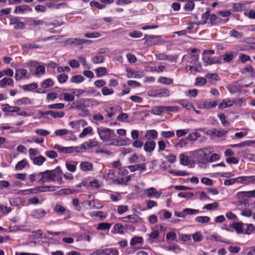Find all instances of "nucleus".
<instances>
[{
    "instance_id": "obj_1",
    "label": "nucleus",
    "mask_w": 255,
    "mask_h": 255,
    "mask_svg": "<svg viewBox=\"0 0 255 255\" xmlns=\"http://www.w3.org/2000/svg\"><path fill=\"white\" fill-rule=\"evenodd\" d=\"M97 133L100 138L104 142H108L109 145H117L119 144L118 137L114 130L100 127L97 128Z\"/></svg>"
},
{
    "instance_id": "obj_2",
    "label": "nucleus",
    "mask_w": 255,
    "mask_h": 255,
    "mask_svg": "<svg viewBox=\"0 0 255 255\" xmlns=\"http://www.w3.org/2000/svg\"><path fill=\"white\" fill-rule=\"evenodd\" d=\"M213 151L214 149L212 147H206L190 151V153L198 163L206 164L208 163L209 156Z\"/></svg>"
},
{
    "instance_id": "obj_3",
    "label": "nucleus",
    "mask_w": 255,
    "mask_h": 255,
    "mask_svg": "<svg viewBox=\"0 0 255 255\" xmlns=\"http://www.w3.org/2000/svg\"><path fill=\"white\" fill-rule=\"evenodd\" d=\"M128 171L127 169L124 168H119L118 169L119 176L117 180H116L117 184L124 185H128L131 178L130 175H128Z\"/></svg>"
},
{
    "instance_id": "obj_4",
    "label": "nucleus",
    "mask_w": 255,
    "mask_h": 255,
    "mask_svg": "<svg viewBox=\"0 0 255 255\" xmlns=\"http://www.w3.org/2000/svg\"><path fill=\"white\" fill-rule=\"evenodd\" d=\"M31 77L30 73L25 69L18 68L15 70V79L17 81L29 79Z\"/></svg>"
},
{
    "instance_id": "obj_5",
    "label": "nucleus",
    "mask_w": 255,
    "mask_h": 255,
    "mask_svg": "<svg viewBox=\"0 0 255 255\" xmlns=\"http://www.w3.org/2000/svg\"><path fill=\"white\" fill-rule=\"evenodd\" d=\"M28 65L35 68L34 75L37 77H40L45 73V68L44 66L39 64L36 61H31L28 62Z\"/></svg>"
},
{
    "instance_id": "obj_6",
    "label": "nucleus",
    "mask_w": 255,
    "mask_h": 255,
    "mask_svg": "<svg viewBox=\"0 0 255 255\" xmlns=\"http://www.w3.org/2000/svg\"><path fill=\"white\" fill-rule=\"evenodd\" d=\"M52 181H57L60 184L63 183V172L59 166H57L54 170H50Z\"/></svg>"
},
{
    "instance_id": "obj_7",
    "label": "nucleus",
    "mask_w": 255,
    "mask_h": 255,
    "mask_svg": "<svg viewBox=\"0 0 255 255\" xmlns=\"http://www.w3.org/2000/svg\"><path fill=\"white\" fill-rule=\"evenodd\" d=\"M203 61L209 65L216 64V63H223L222 58L220 57H211L206 53L202 54Z\"/></svg>"
},
{
    "instance_id": "obj_8",
    "label": "nucleus",
    "mask_w": 255,
    "mask_h": 255,
    "mask_svg": "<svg viewBox=\"0 0 255 255\" xmlns=\"http://www.w3.org/2000/svg\"><path fill=\"white\" fill-rule=\"evenodd\" d=\"M156 60L170 62H176L177 56L172 55H166L165 53H155L154 54Z\"/></svg>"
},
{
    "instance_id": "obj_9",
    "label": "nucleus",
    "mask_w": 255,
    "mask_h": 255,
    "mask_svg": "<svg viewBox=\"0 0 255 255\" xmlns=\"http://www.w3.org/2000/svg\"><path fill=\"white\" fill-rule=\"evenodd\" d=\"M227 131L221 128H212L207 130V134L213 137H221L225 136Z\"/></svg>"
},
{
    "instance_id": "obj_10",
    "label": "nucleus",
    "mask_w": 255,
    "mask_h": 255,
    "mask_svg": "<svg viewBox=\"0 0 255 255\" xmlns=\"http://www.w3.org/2000/svg\"><path fill=\"white\" fill-rule=\"evenodd\" d=\"M74 94H75V89H69L64 90L62 95L63 96L64 100L65 101L71 102L74 100Z\"/></svg>"
},
{
    "instance_id": "obj_11",
    "label": "nucleus",
    "mask_w": 255,
    "mask_h": 255,
    "mask_svg": "<svg viewBox=\"0 0 255 255\" xmlns=\"http://www.w3.org/2000/svg\"><path fill=\"white\" fill-rule=\"evenodd\" d=\"M72 106L76 110L83 111L87 108L86 99L82 98L74 102Z\"/></svg>"
},
{
    "instance_id": "obj_12",
    "label": "nucleus",
    "mask_w": 255,
    "mask_h": 255,
    "mask_svg": "<svg viewBox=\"0 0 255 255\" xmlns=\"http://www.w3.org/2000/svg\"><path fill=\"white\" fill-rule=\"evenodd\" d=\"M161 193L158 192L155 188L150 187L144 190V195L148 198L154 197L158 199L160 197Z\"/></svg>"
},
{
    "instance_id": "obj_13",
    "label": "nucleus",
    "mask_w": 255,
    "mask_h": 255,
    "mask_svg": "<svg viewBox=\"0 0 255 255\" xmlns=\"http://www.w3.org/2000/svg\"><path fill=\"white\" fill-rule=\"evenodd\" d=\"M32 8L27 4H22L16 6L14 12L15 14H23L26 11H32Z\"/></svg>"
},
{
    "instance_id": "obj_14",
    "label": "nucleus",
    "mask_w": 255,
    "mask_h": 255,
    "mask_svg": "<svg viewBox=\"0 0 255 255\" xmlns=\"http://www.w3.org/2000/svg\"><path fill=\"white\" fill-rule=\"evenodd\" d=\"M25 24L30 26H36L42 25L44 24V21L42 20L29 17L25 19Z\"/></svg>"
},
{
    "instance_id": "obj_15",
    "label": "nucleus",
    "mask_w": 255,
    "mask_h": 255,
    "mask_svg": "<svg viewBox=\"0 0 255 255\" xmlns=\"http://www.w3.org/2000/svg\"><path fill=\"white\" fill-rule=\"evenodd\" d=\"M47 213V211L42 209L39 208L33 210L31 215L34 218L40 219L43 218Z\"/></svg>"
},
{
    "instance_id": "obj_16",
    "label": "nucleus",
    "mask_w": 255,
    "mask_h": 255,
    "mask_svg": "<svg viewBox=\"0 0 255 255\" xmlns=\"http://www.w3.org/2000/svg\"><path fill=\"white\" fill-rule=\"evenodd\" d=\"M99 142L95 139H89L83 143L85 151L92 149L99 145Z\"/></svg>"
},
{
    "instance_id": "obj_17",
    "label": "nucleus",
    "mask_w": 255,
    "mask_h": 255,
    "mask_svg": "<svg viewBox=\"0 0 255 255\" xmlns=\"http://www.w3.org/2000/svg\"><path fill=\"white\" fill-rule=\"evenodd\" d=\"M157 36L144 35V45L151 46L155 45L157 42Z\"/></svg>"
},
{
    "instance_id": "obj_18",
    "label": "nucleus",
    "mask_w": 255,
    "mask_h": 255,
    "mask_svg": "<svg viewBox=\"0 0 255 255\" xmlns=\"http://www.w3.org/2000/svg\"><path fill=\"white\" fill-rule=\"evenodd\" d=\"M227 88L231 94H234L237 92H241L243 87L238 83H235L229 85L227 87Z\"/></svg>"
},
{
    "instance_id": "obj_19",
    "label": "nucleus",
    "mask_w": 255,
    "mask_h": 255,
    "mask_svg": "<svg viewBox=\"0 0 255 255\" xmlns=\"http://www.w3.org/2000/svg\"><path fill=\"white\" fill-rule=\"evenodd\" d=\"M156 143L155 141L152 140L146 141L144 143V150L149 153H151L155 149Z\"/></svg>"
},
{
    "instance_id": "obj_20",
    "label": "nucleus",
    "mask_w": 255,
    "mask_h": 255,
    "mask_svg": "<svg viewBox=\"0 0 255 255\" xmlns=\"http://www.w3.org/2000/svg\"><path fill=\"white\" fill-rule=\"evenodd\" d=\"M6 86H9L12 87H14L13 80L7 77L3 78L0 80V88H4Z\"/></svg>"
},
{
    "instance_id": "obj_21",
    "label": "nucleus",
    "mask_w": 255,
    "mask_h": 255,
    "mask_svg": "<svg viewBox=\"0 0 255 255\" xmlns=\"http://www.w3.org/2000/svg\"><path fill=\"white\" fill-rule=\"evenodd\" d=\"M38 181L41 183L52 181L50 170H47L42 172V178H40Z\"/></svg>"
},
{
    "instance_id": "obj_22",
    "label": "nucleus",
    "mask_w": 255,
    "mask_h": 255,
    "mask_svg": "<svg viewBox=\"0 0 255 255\" xmlns=\"http://www.w3.org/2000/svg\"><path fill=\"white\" fill-rule=\"evenodd\" d=\"M180 163L184 166H189L190 164L189 156L187 155V153H181L179 155Z\"/></svg>"
},
{
    "instance_id": "obj_23",
    "label": "nucleus",
    "mask_w": 255,
    "mask_h": 255,
    "mask_svg": "<svg viewBox=\"0 0 255 255\" xmlns=\"http://www.w3.org/2000/svg\"><path fill=\"white\" fill-rule=\"evenodd\" d=\"M217 105V102L214 101L211 102H204L202 105L198 106L199 109H210L216 107Z\"/></svg>"
},
{
    "instance_id": "obj_24",
    "label": "nucleus",
    "mask_w": 255,
    "mask_h": 255,
    "mask_svg": "<svg viewBox=\"0 0 255 255\" xmlns=\"http://www.w3.org/2000/svg\"><path fill=\"white\" fill-rule=\"evenodd\" d=\"M233 101L226 99L222 100V101L218 105V108L221 109H224L227 108H230L232 107L234 104Z\"/></svg>"
},
{
    "instance_id": "obj_25",
    "label": "nucleus",
    "mask_w": 255,
    "mask_h": 255,
    "mask_svg": "<svg viewBox=\"0 0 255 255\" xmlns=\"http://www.w3.org/2000/svg\"><path fill=\"white\" fill-rule=\"evenodd\" d=\"M80 167L83 171H91L93 168V164L89 162H82L80 165Z\"/></svg>"
},
{
    "instance_id": "obj_26",
    "label": "nucleus",
    "mask_w": 255,
    "mask_h": 255,
    "mask_svg": "<svg viewBox=\"0 0 255 255\" xmlns=\"http://www.w3.org/2000/svg\"><path fill=\"white\" fill-rule=\"evenodd\" d=\"M20 109L18 107L11 106L8 104L4 105V107L2 108V111L4 112L16 113L20 111Z\"/></svg>"
},
{
    "instance_id": "obj_27",
    "label": "nucleus",
    "mask_w": 255,
    "mask_h": 255,
    "mask_svg": "<svg viewBox=\"0 0 255 255\" xmlns=\"http://www.w3.org/2000/svg\"><path fill=\"white\" fill-rule=\"evenodd\" d=\"M36 83H32L29 84L24 85L22 86V89L25 91L34 92L38 88Z\"/></svg>"
},
{
    "instance_id": "obj_28",
    "label": "nucleus",
    "mask_w": 255,
    "mask_h": 255,
    "mask_svg": "<svg viewBox=\"0 0 255 255\" xmlns=\"http://www.w3.org/2000/svg\"><path fill=\"white\" fill-rule=\"evenodd\" d=\"M31 160L33 164L37 166H41L46 161V158L42 155H38L37 157L33 158Z\"/></svg>"
},
{
    "instance_id": "obj_29",
    "label": "nucleus",
    "mask_w": 255,
    "mask_h": 255,
    "mask_svg": "<svg viewBox=\"0 0 255 255\" xmlns=\"http://www.w3.org/2000/svg\"><path fill=\"white\" fill-rule=\"evenodd\" d=\"M250 176H241L238 177V183L248 185L251 184Z\"/></svg>"
},
{
    "instance_id": "obj_30",
    "label": "nucleus",
    "mask_w": 255,
    "mask_h": 255,
    "mask_svg": "<svg viewBox=\"0 0 255 255\" xmlns=\"http://www.w3.org/2000/svg\"><path fill=\"white\" fill-rule=\"evenodd\" d=\"M158 133L156 130L154 129H150L147 130L144 134V137L148 139H152L157 138Z\"/></svg>"
},
{
    "instance_id": "obj_31",
    "label": "nucleus",
    "mask_w": 255,
    "mask_h": 255,
    "mask_svg": "<svg viewBox=\"0 0 255 255\" xmlns=\"http://www.w3.org/2000/svg\"><path fill=\"white\" fill-rule=\"evenodd\" d=\"M15 104L18 106L28 105L32 104L31 100L27 97H23L16 100Z\"/></svg>"
},
{
    "instance_id": "obj_32",
    "label": "nucleus",
    "mask_w": 255,
    "mask_h": 255,
    "mask_svg": "<svg viewBox=\"0 0 255 255\" xmlns=\"http://www.w3.org/2000/svg\"><path fill=\"white\" fill-rule=\"evenodd\" d=\"M54 85V82L51 78L44 80L41 83V87L44 89L52 87Z\"/></svg>"
},
{
    "instance_id": "obj_33",
    "label": "nucleus",
    "mask_w": 255,
    "mask_h": 255,
    "mask_svg": "<svg viewBox=\"0 0 255 255\" xmlns=\"http://www.w3.org/2000/svg\"><path fill=\"white\" fill-rule=\"evenodd\" d=\"M243 225L244 224L241 222H236L233 224V228L236 230L238 234H243L244 229Z\"/></svg>"
},
{
    "instance_id": "obj_34",
    "label": "nucleus",
    "mask_w": 255,
    "mask_h": 255,
    "mask_svg": "<svg viewBox=\"0 0 255 255\" xmlns=\"http://www.w3.org/2000/svg\"><path fill=\"white\" fill-rule=\"evenodd\" d=\"M89 205L93 208L101 209L103 207V204L98 200H93L89 201Z\"/></svg>"
},
{
    "instance_id": "obj_35",
    "label": "nucleus",
    "mask_w": 255,
    "mask_h": 255,
    "mask_svg": "<svg viewBox=\"0 0 255 255\" xmlns=\"http://www.w3.org/2000/svg\"><path fill=\"white\" fill-rule=\"evenodd\" d=\"M58 187L54 186H44L39 187L38 188V192L55 191L57 190Z\"/></svg>"
},
{
    "instance_id": "obj_36",
    "label": "nucleus",
    "mask_w": 255,
    "mask_h": 255,
    "mask_svg": "<svg viewBox=\"0 0 255 255\" xmlns=\"http://www.w3.org/2000/svg\"><path fill=\"white\" fill-rule=\"evenodd\" d=\"M28 163L26 159H23L21 161H19L15 166V170H21L24 168L26 166L28 165Z\"/></svg>"
},
{
    "instance_id": "obj_37",
    "label": "nucleus",
    "mask_w": 255,
    "mask_h": 255,
    "mask_svg": "<svg viewBox=\"0 0 255 255\" xmlns=\"http://www.w3.org/2000/svg\"><path fill=\"white\" fill-rule=\"evenodd\" d=\"M142 241V237L135 236L131 239L130 241V245L131 247H135L136 245L141 244Z\"/></svg>"
},
{
    "instance_id": "obj_38",
    "label": "nucleus",
    "mask_w": 255,
    "mask_h": 255,
    "mask_svg": "<svg viewBox=\"0 0 255 255\" xmlns=\"http://www.w3.org/2000/svg\"><path fill=\"white\" fill-rule=\"evenodd\" d=\"M177 103L182 105L183 107L185 108L187 110H190L192 108H194L193 105L188 102L186 100H179L177 101Z\"/></svg>"
},
{
    "instance_id": "obj_39",
    "label": "nucleus",
    "mask_w": 255,
    "mask_h": 255,
    "mask_svg": "<svg viewBox=\"0 0 255 255\" xmlns=\"http://www.w3.org/2000/svg\"><path fill=\"white\" fill-rule=\"evenodd\" d=\"M173 79L163 76L160 77L158 79V83L164 85H171L173 83Z\"/></svg>"
},
{
    "instance_id": "obj_40",
    "label": "nucleus",
    "mask_w": 255,
    "mask_h": 255,
    "mask_svg": "<svg viewBox=\"0 0 255 255\" xmlns=\"http://www.w3.org/2000/svg\"><path fill=\"white\" fill-rule=\"evenodd\" d=\"M164 112V106H155L151 109V113L157 115H160Z\"/></svg>"
},
{
    "instance_id": "obj_41",
    "label": "nucleus",
    "mask_w": 255,
    "mask_h": 255,
    "mask_svg": "<svg viewBox=\"0 0 255 255\" xmlns=\"http://www.w3.org/2000/svg\"><path fill=\"white\" fill-rule=\"evenodd\" d=\"M170 96V91L166 88L157 90L158 97H168Z\"/></svg>"
},
{
    "instance_id": "obj_42",
    "label": "nucleus",
    "mask_w": 255,
    "mask_h": 255,
    "mask_svg": "<svg viewBox=\"0 0 255 255\" xmlns=\"http://www.w3.org/2000/svg\"><path fill=\"white\" fill-rule=\"evenodd\" d=\"M198 93V90L196 89L189 90L185 92V96L190 98H196Z\"/></svg>"
},
{
    "instance_id": "obj_43",
    "label": "nucleus",
    "mask_w": 255,
    "mask_h": 255,
    "mask_svg": "<svg viewBox=\"0 0 255 255\" xmlns=\"http://www.w3.org/2000/svg\"><path fill=\"white\" fill-rule=\"evenodd\" d=\"M95 71L97 77H102L106 75L107 73V69L105 67H100L96 69Z\"/></svg>"
},
{
    "instance_id": "obj_44",
    "label": "nucleus",
    "mask_w": 255,
    "mask_h": 255,
    "mask_svg": "<svg viewBox=\"0 0 255 255\" xmlns=\"http://www.w3.org/2000/svg\"><path fill=\"white\" fill-rule=\"evenodd\" d=\"M148 236V242L151 244L154 242V240L158 238L159 232L156 230H153Z\"/></svg>"
},
{
    "instance_id": "obj_45",
    "label": "nucleus",
    "mask_w": 255,
    "mask_h": 255,
    "mask_svg": "<svg viewBox=\"0 0 255 255\" xmlns=\"http://www.w3.org/2000/svg\"><path fill=\"white\" fill-rule=\"evenodd\" d=\"M195 221L199 223L206 224L210 221V218L208 216H197L195 218Z\"/></svg>"
},
{
    "instance_id": "obj_46",
    "label": "nucleus",
    "mask_w": 255,
    "mask_h": 255,
    "mask_svg": "<svg viewBox=\"0 0 255 255\" xmlns=\"http://www.w3.org/2000/svg\"><path fill=\"white\" fill-rule=\"evenodd\" d=\"M93 131V128L91 126H89L86 128H84L82 132L79 134L80 138H83L85 137L87 135L91 133Z\"/></svg>"
},
{
    "instance_id": "obj_47",
    "label": "nucleus",
    "mask_w": 255,
    "mask_h": 255,
    "mask_svg": "<svg viewBox=\"0 0 255 255\" xmlns=\"http://www.w3.org/2000/svg\"><path fill=\"white\" fill-rule=\"evenodd\" d=\"M112 224L108 223H101L98 225L97 229L101 231L109 230Z\"/></svg>"
},
{
    "instance_id": "obj_48",
    "label": "nucleus",
    "mask_w": 255,
    "mask_h": 255,
    "mask_svg": "<svg viewBox=\"0 0 255 255\" xmlns=\"http://www.w3.org/2000/svg\"><path fill=\"white\" fill-rule=\"evenodd\" d=\"M87 108L98 106L100 103L97 100L94 99H86Z\"/></svg>"
},
{
    "instance_id": "obj_49",
    "label": "nucleus",
    "mask_w": 255,
    "mask_h": 255,
    "mask_svg": "<svg viewBox=\"0 0 255 255\" xmlns=\"http://www.w3.org/2000/svg\"><path fill=\"white\" fill-rule=\"evenodd\" d=\"M107 177L108 179L112 180L114 184H118L116 182V180H117V178H116L115 172L113 170H108V172L107 173Z\"/></svg>"
},
{
    "instance_id": "obj_50",
    "label": "nucleus",
    "mask_w": 255,
    "mask_h": 255,
    "mask_svg": "<svg viewBox=\"0 0 255 255\" xmlns=\"http://www.w3.org/2000/svg\"><path fill=\"white\" fill-rule=\"evenodd\" d=\"M128 169L131 172H133L136 170H139L140 171H143V164H139L133 165H130L128 166Z\"/></svg>"
},
{
    "instance_id": "obj_51",
    "label": "nucleus",
    "mask_w": 255,
    "mask_h": 255,
    "mask_svg": "<svg viewBox=\"0 0 255 255\" xmlns=\"http://www.w3.org/2000/svg\"><path fill=\"white\" fill-rule=\"evenodd\" d=\"M222 60H224V62H230L233 59L234 56L233 52L226 53L222 56Z\"/></svg>"
},
{
    "instance_id": "obj_52",
    "label": "nucleus",
    "mask_w": 255,
    "mask_h": 255,
    "mask_svg": "<svg viewBox=\"0 0 255 255\" xmlns=\"http://www.w3.org/2000/svg\"><path fill=\"white\" fill-rule=\"evenodd\" d=\"M76 162L71 163L70 162H66V167L68 171L74 172L76 170Z\"/></svg>"
},
{
    "instance_id": "obj_53",
    "label": "nucleus",
    "mask_w": 255,
    "mask_h": 255,
    "mask_svg": "<svg viewBox=\"0 0 255 255\" xmlns=\"http://www.w3.org/2000/svg\"><path fill=\"white\" fill-rule=\"evenodd\" d=\"M91 41L86 39L74 38L71 39V43L73 44H76L77 45H81L85 43H89Z\"/></svg>"
},
{
    "instance_id": "obj_54",
    "label": "nucleus",
    "mask_w": 255,
    "mask_h": 255,
    "mask_svg": "<svg viewBox=\"0 0 255 255\" xmlns=\"http://www.w3.org/2000/svg\"><path fill=\"white\" fill-rule=\"evenodd\" d=\"M114 229L116 233L123 234L125 233V228L121 224H116L114 225Z\"/></svg>"
},
{
    "instance_id": "obj_55",
    "label": "nucleus",
    "mask_w": 255,
    "mask_h": 255,
    "mask_svg": "<svg viewBox=\"0 0 255 255\" xmlns=\"http://www.w3.org/2000/svg\"><path fill=\"white\" fill-rule=\"evenodd\" d=\"M109 248L103 250H98L90 255H110Z\"/></svg>"
},
{
    "instance_id": "obj_56",
    "label": "nucleus",
    "mask_w": 255,
    "mask_h": 255,
    "mask_svg": "<svg viewBox=\"0 0 255 255\" xmlns=\"http://www.w3.org/2000/svg\"><path fill=\"white\" fill-rule=\"evenodd\" d=\"M192 238L193 241L195 242H199L202 241L203 239V236L201 233L200 232H197L193 234L192 235Z\"/></svg>"
},
{
    "instance_id": "obj_57",
    "label": "nucleus",
    "mask_w": 255,
    "mask_h": 255,
    "mask_svg": "<svg viewBox=\"0 0 255 255\" xmlns=\"http://www.w3.org/2000/svg\"><path fill=\"white\" fill-rule=\"evenodd\" d=\"M84 81V78L82 75H75L71 78L72 83H80Z\"/></svg>"
},
{
    "instance_id": "obj_58",
    "label": "nucleus",
    "mask_w": 255,
    "mask_h": 255,
    "mask_svg": "<svg viewBox=\"0 0 255 255\" xmlns=\"http://www.w3.org/2000/svg\"><path fill=\"white\" fill-rule=\"evenodd\" d=\"M187 61L190 63L195 64L199 60V55L193 54L187 56Z\"/></svg>"
},
{
    "instance_id": "obj_59",
    "label": "nucleus",
    "mask_w": 255,
    "mask_h": 255,
    "mask_svg": "<svg viewBox=\"0 0 255 255\" xmlns=\"http://www.w3.org/2000/svg\"><path fill=\"white\" fill-rule=\"evenodd\" d=\"M59 192L61 194L68 195L78 193L79 191L70 188H66L61 190Z\"/></svg>"
},
{
    "instance_id": "obj_60",
    "label": "nucleus",
    "mask_w": 255,
    "mask_h": 255,
    "mask_svg": "<svg viewBox=\"0 0 255 255\" xmlns=\"http://www.w3.org/2000/svg\"><path fill=\"white\" fill-rule=\"evenodd\" d=\"M54 211L60 214H64L65 212L66 209L61 204L57 203L54 208Z\"/></svg>"
},
{
    "instance_id": "obj_61",
    "label": "nucleus",
    "mask_w": 255,
    "mask_h": 255,
    "mask_svg": "<svg viewBox=\"0 0 255 255\" xmlns=\"http://www.w3.org/2000/svg\"><path fill=\"white\" fill-rule=\"evenodd\" d=\"M57 80L58 82L60 84L65 83L68 79V76L66 74H61L59 75L57 77Z\"/></svg>"
},
{
    "instance_id": "obj_62",
    "label": "nucleus",
    "mask_w": 255,
    "mask_h": 255,
    "mask_svg": "<svg viewBox=\"0 0 255 255\" xmlns=\"http://www.w3.org/2000/svg\"><path fill=\"white\" fill-rule=\"evenodd\" d=\"M90 186L92 189H99L101 187V184L97 179H93L89 183Z\"/></svg>"
},
{
    "instance_id": "obj_63",
    "label": "nucleus",
    "mask_w": 255,
    "mask_h": 255,
    "mask_svg": "<svg viewBox=\"0 0 255 255\" xmlns=\"http://www.w3.org/2000/svg\"><path fill=\"white\" fill-rule=\"evenodd\" d=\"M92 61L95 64H100L105 61V57L103 55H97L93 57Z\"/></svg>"
},
{
    "instance_id": "obj_64",
    "label": "nucleus",
    "mask_w": 255,
    "mask_h": 255,
    "mask_svg": "<svg viewBox=\"0 0 255 255\" xmlns=\"http://www.w3.org/2000/svg\"><path fill=\"white\" fill-rule=\"evenodd\" d=\"M9 201L10 204L13 206H17L21 204V199L19 198H11Z\"/></svg>"
}]
</instances>
